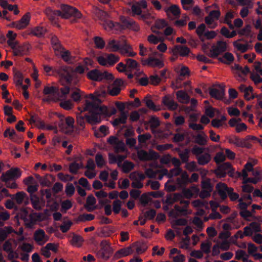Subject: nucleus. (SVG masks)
<instances>
[{"label": "nucleus", "instance_id": "f257e3e1", "mask_svg": "<svg viewBox=\"0 0 262 262\" xmlns=\"http://www.w3.org/2000/svg\"><path fill=\"white\" fill-rule=\"evenodd\" d=\"M95 94V96L90 94L86 97L84 106L81 110V113L87 111L91 113V115L87 116L86 118L89 123L92 125L100 123L102 116H111L116 112L115 108H113L111 111H109L107 106L101 104V100L98 98L106 95V92L105 90L97 91Z\"/></svg>", "mask_w": 262, "mask_h": 262}, {"label": "nucleus", "instance_id": "f03ea898", "mask_svg": "<svg viewBox=\"0 0 262 262\" xmlns=\"http://www.w3.org/2000/svg\"><path fill=\"white\" fill-rule=\"evenodd\" d=\"M147 8V3L145 0L136 2L131 6L132 15L133 16H139L140 19L148 23L147 20L152 18L153 17L149 12H143L142 9H145Z\"/></svg>", "mask_w": 262, "mask_h": 262}, {"label": "nucleus", "instance_id": "7ed1b4c3", "mask_svg": "<svg viewBox=\"0 0 262 262\" xmlns=\"http://www.w3.org/2000/svg\"><path fill=\"white\" fill-rule=\"evenodd\" d=\"M61 14L60 16L63 18H69L70 17H74L76 19H79L82 17V14L78 9L67 5L61 6Z\"/></svg>", "mask_w": 262, "mask_h": 262}, {"label": "nucleus", "instance_id": "20e7f679", "mask_svg": "<svg viewBox=\"0 0 262 262\" xmlns=\"http://www.w3.org/2000/svg\"><path fill=\"white\" fill-rule=\"evenodd\" d=\"M88 77L94 81H101L103 79L112 80L114 77L112 73L107 71L100 72L98 70H93L87 74Z\"/></svg>", "mask_w": 262, "mask_h": 262}, {"label": "nucleus", "instance_id": "39448f33", "mask_svg": "<svg viewBox=\"0 0 262 262\" xmlns=\"http://www.w3.org/2000/svg\"><path fill=\"white\" fill-rule=\"evenodd\" d=\"M119 58L113 54H104L97 57L99 63L103 66L111 67L119 61Z\"/></svg>", "mask_w": 262, "mask_h": 262}, {"label": "nucleus", "instance_id": "423d86ee", "mask_svg": "<svg viewBox=\"0 0 262 262\" xmlns=\"http://www.w3.org/2000/svg\"><path fill=\"white\" fill-rule=\"evenodd\" d=\"M70 89L69 86H64L60 89L59 91L54 95L53 96H48L43 98L44 102L58 101L59 100H63L67 98V96L70 93Z\"/></svg>", "mask_w": 262, "mask_h": 262}, {"label": "nucleus", "instance_id": "0eeeda50", "mask_svg": "<svg viewBox=\"0 0 262 262\" xmlns=\"http://www.w3.org/2000/svg\"><path fill=\"white\" fill-rule=\"evenodd\" d=\"M214 173L220 178L225 177L227 174H228L230 177H233L234 170L231 165L229 163L226 162L219 166L215 170Z\"/></svg>", "mask_w": 262, "mask_h": 262}, {"label": "nucleus", "instance_id": "6e6552de", "mask_svg": "<svg viewBox=\"0 0 262 262\" xmlns=\"http://www.w3.org/2000/svg\"><path fill=\"white\" fill-rule=\"evenodd\" d=\"M220 15L221 12L219 10L211 11L205 17V23L209 28L214 29L217 26V21L219 19Z\"/></svg>", "mask_w": 262, "mask_h": 262}, {"label": "nucleus", "instance_id": "1a4fd4ad", "mask_svg": "<svg viewBox=\"0 0 262 262\" xmlns=\"http://www.w3.org/2000/svg\"><path fill=\"white\" fill-rule=\"evenodd\" d=\"M145 178L144 174L138 171H134L129 174V178L133 181L132 186L134 188H141L143 186L142 181Z\"/></svg>", "mask_w": 262, "mask_h": 262}, {"label": "nucleus", "instance_id": "9d476101", "mask_svg": "<svg viewBox=\"0 0 262 262\" xmlns=\"http://www.w3.org/2000/svg\"><path fill=\"white\" fill-rule=\"evenodd\" d=\"M227 45L226 42L218 41L216 45L212 47L207 55L210 57H215L221 53L225 52L227 50Z\"/></svg>", "mask_w": 262, "mask_h": 262}, {"label": "nucleus", "instance_id": "9b49d317", "mask_svg": "<svg viewBox=\"0 0 262 262\" xmlns=\"http://www.w3.org/2000/svg\"><path fill=\"white\" fill-rule=\"evenodd\" d=\"M101 249L98 252V256L103 260H107L112 253V249L109 243L106 241H102L101 243Z\"/></svg>", "mask_w": 262, "mask_h": 262}, {"label": "nucleus", "instance_id": "f8f14e48", "mask_svg": "<svg viewBox=\"0 0 262 262\" xmlns=\"http://www.w3.org/2000/svg\"><path fill=\"white\" fill-rule=\"evenodd\" d=\"M21 174L20 169L18 168H11L10 170L7 171L5 173H3L1 176V180L7 183L11 180H14L20 177Z\"/></svg>", "mask_w": 262, "mask_h": 262}, {"label": "nucleus", "instance_id": "ddd939ff", "mask_svg": "<svg viewBox=\"0 0 262 262\" xmlns=\"http://www.w3.org/2000/svg\"><path fill=\"white\" fill-rule=\"evenodd\" d=\"M184 205V206L183 207L176 205L174 209L169 212V216L176 218L179 216L187 215L191 214L192 213L191 210L187 209L188 205Z\"/></svg>", "mask_w": 262, "mask_h": 262}, {"label": "nucleus", "instance_id": "4468645a", "mask_svg": "<svg viewBox=\"0 0 262 262\" xmlns=\"http://www.w3.org/2000/svg\"><path fill=\"white\" fill-rule=\"evenodd\" d=\"M104 29L107 31H112L113 33H117L123 30L122 24L118 23H114L111 20L106 19L101 23Z\"/></svg>", "mask_w": 262, "mask_h": 262}, {"label": "nucleus", "instance_id": "2eb2a0df", "mask_svg": "<svg viewBox=\"0 0 262 262\" xmlns=\"http://www.w3.org/2000/svg\"><path fill=\"white\" fill-rule=\"evenodd\" d=\"M123 81L121 79H117L114 81L112 84L108 85L107 88L108 93L113 96L118 95L123 86Z\"/></svg>", "mask_w": 262, "mask_h": 262}, {"label": "nucleus", "instance_id": "dca6fc26", "mask_svg": "<svg viewBox=\"0 0 262 262\" xmlns=\"http://www.w3.org/2000/svg\"><path fill=\"white\" fill-rule=\"evenodd\" d=\"M107 142L113 147L116 152H123L125 150V146L123 141L115 136H111Z\"/></svg>", "mask_w": 262, "mask_h": 262}, {"label": "nucleus", "instance_id": "f3484780", "mask_svg": "<svg viewBox=\"0 0 262 262\" xmlns=\"http://www.w3.org/2000/svg\"><path fill=\"white\" fill-rule=\"evenodd\" d=\"M120 21L122 23V26L123 27V29L127 28L136 32L139 31L140 29L139 24L132 19L126 18L124 16H121Z\"/></svg>", "mask_w": 262, "mask_h": 262}, {"label": "nucleus", "instance_id": "a211bd4d", "mask_svg": "<svg viewBox=\"0 0 262 262\" xmlns=\"http://www.w3.org/2000/svg\"><path fill=\"white\" fill-rule=\"evenodd\" d=\"M33 238L38 245H44L49 239V236L46 234L45 232L41 229H37L34 232Z\"/></svg>", "mask_w": 262, "mask_h": 262}, {"label": "nucleus", "instance_id": "6ab92c4d", "mask_svg": "<svg viewBox=\"0 0 262 262\" xmlns=\"http://www.w3.org/2000/svg\"><path fill=\"white\" fill-rule=\"evenodd\" d=\"M30 19L31 15L30 13H26L19 20L13 23V27L18 30L24 29L29 25Z\"/></svg>", "mask_w": 262, "mask_h": 262}, {"label": "nucleus", "instance_id": "aec40b11", "mask_svg": "<svg viewBox=\"0 0 262 262\" xmlns=\"http://www.w3.org/2000/svg\"><path fill=\"white\" fill-rule=\"evenodd\" d=\"M142 63L143 66L161 68L164 64L162 60L152 57H149L147 59H142Z\"/></svg>", "mask_w": 262, "mask_h": 262}, {"label": "nucleus", "instance_id": "412c9836", "mask_svg": "<svg viewBox=\"0 0 262 262\" xmlns=\"http://www.w3.org/2000/svg\"><path fill=\"white\" fill-rule=\"evenodd\" d=\"M55 45L54 51L55 52V54L58 56H60L66 62L71 61L70 52L65 50L60 45H57L55 43Z\"/></svg>", "mask_w": 262, "mask_h": 262}, {"label": "nucleus", "instance_id": "4be33fe9", "mask_svg": "<svg viewBox=\"0 0 262 262\" xmlns=\"http://www.w3.org/2000/svg\"><path fill=\"white\" fill-rule=\"evenodd\" d=\"M137 155L139 159L141 161H148L154 159H157L158 155L155 151L149 150L148 153L144 150H140L138 151Z\"/></svg>", "mask_w": 262, "mask_h": 262}, {"label": "nucleus", "instance_id": "5701e85b", "mask_svg": "<svg viewBox=\"0 0 262 262\" xmlns=\"http://www.w3.org/2000/svg\"><path fill=\"white\" fill-rule=\"evenodd\" d=\"M200 192V189L196 185H192L189 188L183 189V195L187 199L196 198Z\"/></svg>", "mask_w": 262, "mask_h": 262}, {"label": "nucleus", "instance_id": "b1692460", "mask_svg": "<svg viewBox=\"0 0 262 262\" xmlns=\"http://www.w3.org/2000/svg\"><path fill=\"white\" fill-rule=\"evenodd\" d=\"M261 231L260 223L253 222L251 223L248 226L244 228V233L246 236L252 235L253 233Z\"/></svg>", "mask_w": 262, "mask_h": 262}, {"label": "nucleus", "instance_id": "393cba45", "mask_svg": "<svg viewBox=\"0 0 262 262\" xmlns=\"http://www.w3.org/2000/svg\"><path fill=\"white\" fill-rule=\"evenodd\" d=\"M162 102L168 110L171 111L176 110L178 106L177 103L174 101L170 95L164 96L162 98Z\"/></svg>", "mask_w": 262, "mask_h": 262}, {"label": "nucleus", "instance_id": "a878e982", "mask_svg": "<svg viewBox=\"0 0 262 262\" xmlns=\"http://www.w3.org/2000/svg\"><path fill=\"white\" fill-rule=\"evenodd\" d=\"M216 190L222 199L227 197L229 191L233 190L231 187H228L226 184L223 183H219L216 186Z\"/></svg>", "mask_w": 262, "mask_h": 262}, {"label": "nucleus", "instance_id": "bb28decb", "mask_svg": "<svg viewBox=\"0 0 262 262\" xmlns=\"http://www.w3.org/2000/svg\"><path fill=\"white\" fill-rule=\"evenodd\" d=\"M190 52V49L187 47L184 46H176L172 50L173 54H178L183 57L188 56Z\"/></svg>", "mask_w": 262, "mask_h": 262}, {"label": "nucleus", "instance_id": "cd10ccee", "mask_svg": "<svg viewBox=\"0 0 262 262\" xmlns=\"http://www.w3.org/2000/svg\"><path fill=\"white\" fill-rule=\"evenodd\" d=\"M210 95L216 99L221 100L225 95V89L223 88H215L209 90Z\"/></svg>", "mask_w": 262, "mask_h": 262}, {"label": "nucleus", "instance_id": "c85d7f7f", "mask_svg": "<svg viewBox=\"0 0 262 262\" xmlns=\"http://www.w3.org/2000/svg\"><path fill=\"white\" fill-rule=\"evenodd\" d=\"M108 157L109 163L110 164L117 163L118 167H121L122 161L126 158V156H116L112 153H109Z\"/></svg>", "mask_w": 262, "mask_h": 262}, {"label": "nucleus", "instance_id": "c756f323", "mask_svg": "<svg viewBox=\"0 0 262 262\" xmlns=\"http://www.w3.org/2000/svg\"><path fill=\"white\" fill-rule=\"evenodd\" d=\"M30 200L32 207L37 210H40L45 205V202L35 194L31 195Z\"/></svg>", "mask_w": 262, "mask_h": 262}, {"label": "nucleus", "instance_id": "7c9ffc66", "mask_svg": "<svg viewBox=\"0 0 262 262\" xmlns=\"http://www.w3.org/2000/svg\"><path fill=\"white\" fill-rule=\"evenodd\" d=\"M119 50L120 53L124 56L134 57L137 55V53L133 51L130 46L126 43L123 46L121 45Z\"/></svg>", "mask_w": 262, "mask_h": 262}, {"label": "nucleus", "instance_id": "2f4dec72", "mask_svg": "<svg viewBox=\"0 0 262 262\" xmlns=\"http://www.w3.org/2000/svg\"><path fill=\"white\" fill-rule=\"evenodd\" d=\"M178 201H180L181 204L189 205V202L188 201L183 200V195L179 193H174L171 195L169 198L167 199V202L170 204H172Z\"/></svg>", "mask_w": 262, "mask_h": 262}, {"label": "nucleus", "instance_id": "473e14b6", "mask_svg": "<svg viewBox=\"0 0 262 262\" xmlns=\"http://www.w3.org/2000/svg\"><path fill=\"white\" fill-rule=\"evenodd\" d=\"M29 48V46L28 45L25 43H19L13 51V54L15 56H23L27 54Z\"/></svg>", "mask_w": 262, "mask_h": 262}, {"label": "nucleus", "instance_id": "72a5a7b5", "mask_svg": "<svg viewBox=\"0 0 262 262\" xmlns=\"http://www.w3.org/2000/svg\"><path fill=\"white\" fill-rule=\"evenodd\" d=\"M58 73L62 78L69 82L71 79L73 70L70 67H63L59 70Z\"/></svg>", "mask_w": 262, "mask_h": 262}, {"label": "nucleus", "instance_id": "f704fd0d", "mask_svg": "<svg viewBox=\"0 0 262 262\" xmlns=\"http://www.w3.org/2000/svg\"><path fill=\"white\" fill-rule=\"evenodd\" d=\"M133 250L131 247H128L126 248L121 249L117 251L114 254V257L116 259H119L121 257L126 256L132 254Z\"/></svg>", "mask_w": 262, "mask_h": 262}, {"label": "nucleus", "instance_id": "c9c22d12", "mask_svg": "<svg viewBox=\"0 0 262 262\" xmlns=\"http://www.w3.org/2000/svg\"><path fill=\"white\" fill-rule=\"evenodd\" d=\"M241 40L239 39L233 42L234 47L238 51L244 53L248 50L250 48V45L247 42L245 43H242Z\"/></svg>", "mask_w": 262, "mask_h": 262}, {"label": "nucleus", "instance_id": "e433bc0d", "mask_svg": "<svg viewBox=\"0 0 262 262\" xmlns=\"http://www.w3.org/2000/svg\"><path fill=\"white\" fill-rule=\"evenodd\" d=\"M211 159V155L208 152H204L196 158L198 163L200 165H204L208 164Z\"/></svg>", "mask_w": 262, "mask_h": 262}, {"label": "nucleus", "instance_id": "4c0bfd02", "mask_svg": "<svg viewBox=\"0 0 262 262\" xmlns=\"http://www.w3.org/2000/svg\"><path fill=\"white\" fill-rule=\"evenodd\" d=\"M82 94L83 92L80 89L76 88L72 89L71 94V98L72 101L76 102H80Z\"/></svg>", "mask_w": 262, "mask_h": 262}, {"label": "nucleus", "instance_id": "58836bf2", "mask_svg": "<svg viewBox=\"0 0 262 262\" xmlns=\"http://www.w3.org/2000/svg\"><path fill=\"white\" fill-rule=\"evenodd\" d=\"M45 13L52 21L55 20L57 16H60V14H61L60 11L53 10L50 7L47 8L45 10Z\"/></svg>", "mask_w": 262, "mask_h": 262}, {"label": "nucleus", "instance_id": "ea45409f", "mask_svg": "<svg viewBox=\"0 0 262 262\" xmlns=\"http://www.w3.org/2000/svg\"><path fill=\"white\" fill-rule=\"evenodd\" d=\"M176 96L178 101L182 103H188L190 100V98L188 94L183 91H179L176 93Z\"/></svg>", "mask_w": 262, "mask_h": 262}, {"label": "nucleus", "instance_id": "a19ab883", "mask_svg": "<svg viewBox=\"0 0 262 262\" xmlns=\"http://www.w3.org/2000/svg\"><path fill=\"white\" fill-rule=\"evenodd\" d=\"M121 45L118 40L111 39L108 42L107 48L110 51L116 52L119 50Z\"/></svg>", "mask_w": 262, "mask_h": 262}, {"label": "nucleus", "instance_id": "79ce46f5", "mask_svg": "<svg viewBox=\"0 0 262 262\" xmlns=\"http://www.w3.org/2000/svg\"><path fill=\"white\" fill-rule=\"evenodd\" d=\"M175 71L181 76H188L189 70L187 67L183 64H179L174 67Z\"/></svg>", "mask_w": 262, "mask_h": 262}, {"label": "nucleus", "instance_id": "37998d69", "mask_svg": "<svg viewBox=\"0 0 262 262\" xmlns=\"http://www.w3.org/2000/svg\"><path fill=\"white\" fill-rule=\"evenodd\" d=\"M181 174V177L177 179V184L180 187L189 183V175L187 172L183 171Z\"/></svg>", "mask_w": 262, "mask_h": 262}, {"label": "nucleus", "instance_id": "c03bdc74", "mask_svg": "<svg viewBox=\"0 0 262 262\" xmlns=\"http://www.w3.org/2000/svg\"><path fill=\"white\" fill-rule=\"evenodd\" d=\"M150 166L151 167V168L146 169V170L145 171V173L146 175L148 178H155L156 177V176L158 174V172H157V170H154L152 168L154 167V168H161V166L158 165L154 164H150Z\"/></svg>", "mask_w": 262, "mask_h": 262}, {"label": "nucleus", "instance_id": "a18cd8bd", "mask_svg": "<svg viewBox=\"0 0 262 262\" xmlns=\"http://www.w3.org/2000/svg\"><path fill=\"white\" fill-rule=\"evenodd\" d=\"M127 118V113L124 112H122L118 118H116L113 120L112 124L114 126H117L120 124H124L126 123Z\"/></svg>", "mask_w": 262, "mask_h": 262}, {"label": "nucleus", "instance_id": "49530a36", "mask_svg": "<svg viewBox=\"0 0 262 262\" xmlns=\"http://www.w3.org/2000/svg\"><path fill=\"white\" fill-rule=\"evenodd\" d=\"M247 171H248L246 170V169H243L242 173H239V176L241 175L243 177V183H247L248 182H251L254 184L257 183L260 178H258L257 179L255 178H248Z\"/></svg>", "mask_w": 262, "mask_h": 262}, {"label": "nucleus", "instance_id": "de8ad7c7", "mask_svg": "<svg viewBox=\"0 0 262 262\" xmlns=\"http://www.w3.org/2000/svg\"><path fill=\"white\" fill-rule=\"evenodd\" d=\"M96 203L95 198L93 195H89L86 199L85 208L89 211H91L95 208Z\"/></svg>", "mask_w": 262, "mask_h": 262}, {"label": "nucleus", "instance_id": "09e8293b", "mask_svg": "<svg viewBox=\"0 0 262 262\" xmlns=\"http://www.w3.org/2000/svg\"><path fill=\"white\" fill-rule=\"evenodd\" d=\"M60 106L66 110H70L74 107V103L71 99L64 98L63 100H59Z\"/></svg>", "mask_w": 262, "mask_h": 262}, {"label": "nucleus", "instance_id": "8fccbe9b", "mask_svg": "<svg viewBox=\"0 0 262 262\" xmlns=\"http://www.w3.org/2000/svg\"><path fill=\"white\" fill-rule=\"evenodd\" d=\"M14 232L11 227H5L4 228L0 229V241H4L8 236V234Z\"/></svg>", "mask_w": 262, "mask_h": 262}, {"label": "nucleus", "instance_id": "3c124183", "mask_svg": "<svg viewBox=\"0 0 262 262\" xmlns=\"http://www.w3.org/2000/svg\"><path fill=\"white\" fill-rule=\"evenodd\" d=\"M207 136L204 132L196 135L195 137V141L201 145H205L207 143Z\"/></svg>", "mask_w": 262, "mask_h": 262}, {"label": "nucleus", "instance_id": "603ef678", "mask_svg": "<svg viewBox=\"0 0 262 262\" xmlns=\"http://www.w3.org/2000/svg\"><path fill=\"white\" fill-rule=\"evenodd\" d=\"M95 162L96 165L99 168H102L106 164V161L100 153H97L95 156Z\"/></svg>", "mask_w": 262, "mask_h": 262}, {"label": "nucleus", "instance_id": "864d4df0", "mask_svg": "<svg viewBox=\"0 0 262 262\" xmlns=\"http://www.w3.org/2000/svg\"><path fill=\"white\" fill-rule=\"evenodd\" d=\"M1 6L5 9L7 8L10 11H13L15 15H17L19 12L17 5H9L6 0L3 1L1 4Z\"/></svg>", "mask_w": 262, "mask_h": 262}, {"label": "nucleus", "instance_id": "5fc2aeb1", "mask_svg": "<svg viewBox=\"0 0 262 262\" xmlns=\"http://www.w3.org/2000/svg\"><path fill=\"white\" fill-rule=\"evenodd\" d=\"M127 70L132 71L137 70L139 67V63L135 60L130 58L125 60Z\"/></svg>", "mask_w": 262, "mask_h": 262}, {"label": "nucleus", "instance_id": "6e6d98bb", "mask_svg": "<svg viewBox=\"0 0 262 262\" xmlns=\"http://www.w3.org/2000/svg\"><path fill=\"white\" fill-rule=\"evenodd\" d=\"M122 169V171L124 173H128L134 167V164L133 163L125 161L123 164H121L120 167Z\"/></svg>", "mask_w": 262, "mask_h": 262}, {"label": "nucleus", "instance_id": "4d7b16f0", "mask_svg": "<svg viewBox=\"0 0 262 262\" xmlns=\"http://www.w3.org/2000/svg\"><path fill=\"white\" fill-rule=\"evenodd\" d=\"M206 31V27L205 24H201L196 29V33L198 35L200 39L203 41V37Z\"/></svg>", "mask_w": 262, "mask_h": 262}, {"label": "nucleus", "instance_id": "13d9d810", "mask_svg": "<svg viewBox=\"0 0 262 262\" xmlns=\"http://www.w3.org/2000/svg\"><path fill=\"white\" fill-rule=\"evenodd\" d=\"M74 120L71 117H68L66 118V125L68 126V130H65L66 134H70L72 133L74 129Z\"/></svg>", "mask_w": 262, "mask_h": 262}, {"label": "nucleus", "instance_id": "bf43d9fd", "mask_svg": "<svg viewBox=\"0 0 262 262\" xmlns=\"http://www.w3.org/2000/svg\"><path fill=\"white\" fill-rule=\"evenodd\" d=\"M201 188L203 190L211 192L213 189V186L211 184L209 179H206L201 182Z\"/></svg>", "mask_w": 262, "mask_h": 262}, {"label": "nucleus", "instance_id": "052dcab7", "mask_svg": "<svg viewBox=\"0 0 262 262\" xmlns=\"http://www.w3.org/2000/svg\"><path fill=\"white\" fill-rule=\"evenodd\" d=\"M148 123L152 133H155V129L160 125V121L157 117H151Z\"/></svg>", "mask_w": 262, "mask_h": 262}, {"label": "nucleus", "instance_id": "680f3d73", "mask_svg": "<svg viewBox=\"0 0 262 262\" xmlns=\"http://www.w3.org/2000/svg\"><path fill=\"white\" fill-rule=\"evenodd\" d=\"M57 90V88L55 86L47 85L44 87L43 94L45 95H52L51 96H53L56 94Z\"/></svg>", "mask_w": 262, "mask_h": 262}, {"label": "nucleus", "instance_id": "e2e57ef3", "mask_svg": "<svg viewBox=\"0 0 262 262\" xmlns=\"http://www.w3.org/2000/svg\"><path fill=\"white\" fill-rule=\"evenodd\" d=\"M82 242L83 238H82V237L76 235H73L71 241V244L73 246L77 247H80L82 245Z\"/></svg>", "mask_w": 262, "mask_h": 262}, {"label": "nucleus", "instance_id": "0e129e2a", "mask_svg": "<svg viewBox=\"0 0 262 262\" xmlns=\"http://www.w3.org/2000/svg\"><path fill=\"white\" fill-rule=\"evenodd\" d=\"M243 93L244 98L247 100L256 98V95H254L253 93V89L250 86H248L247 89Z\"/></svg>", "mask_w": 262, "mask_h": 262}, {"label": "nucleus", "instance_id": "69168bd1", "mask_svg": "<svg viewBox=\"0 0 262 262\" xmlns=\"http://www.w3.org/2000/svg\"><path fill=\"white\" fill-rule=\"evenodd\" d=\"M147 41L151 44L157 45L161 41H164V38L155 36L154 34H150L147 37Z\"/></svg>", "mask_w": 262, "mask_h": 262}, {"label": "nucleus", "instance_id": "338daca9", "mask_svg": "<svg viewBox=\"0 0 262 262\" xmlns=\"http://www.w3.org/2000/svg\"><path fill=\"white\" fill-rule=\"evenodd\" d=\"M190 151L188 149L179 151V155L183 162H187L189 160Z\"/></svg>", "mask_w": 262, "mask_h": 262}, {"label": "nucleus", "instance_id": "774afa93", "mask_svg": "<svg viewBox=\"0 0 262 262\" xmlns=\"http://www.w3.org/2000/svg\"><path fill=\"white\" fill-rule=\"evenodd\" d=\"M234 57L233 55L231 53H226L221 59L222 62L230 64L233 61Z\"/></svg>", "mask_w": 262, "mask_h": 262}]
</instances>
